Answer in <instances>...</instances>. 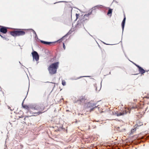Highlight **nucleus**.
<instances>
[{
    "label": "nucleus",
    "mask_w": 149,
    "mask_h": 149,
    "mask_svg": "<svg viewBox=\"0 0 149 149\" xmlns=\"http://www.w3.org/2000/svg\"><path fill=\"white\" fill-rule=\"evenodd\" d=\"M125 20H126V17H125V16L124 19H123L122 21V28L123 30L124 29L125 24Z\"/></svg>",
    "instance_id": "nucleus-8"
},
{
    "label": "nucleus",
    "mask_w": 149,
    "mask_h": 149,
    "mask_svg": "<svg viewBox=\"0 0 149 149\" xmlns=\"http://www.w3.org/2000/svg\"><path fill=\"white\" fill-rule=\"evenodd\" d=\"M88 106L89 107H93V108L91 109V111H93L95 108H96L97 107V106H95V104H94L89 103L88 104Z\"/></svg>",
    "instance_id": "nucleus-4"
},
{
    "label": "nucleus",
    "mask_w": 149,
    "mask_h": 149,
    "mask_svg": "<svg viewBox=\"0 0 149 149\" xmlns=\"http://www.w3.org/2000/svg\"><path fill=\"white\" fill-rule=\"evenodd\" d=\"M34 32L35 33V34H36V36H37V35L36 34V32H35L34 31Z\"/></svg>",
    "instance_id": "nucleus-21"
},
{
    "label": "nucleus",
    "mask_w": 149,
    "mask_h": 149,
    "mask_svg": "<svg viewBox=\"0 0 149 149\" xmlns=\"http://www.w3.org/2000/svg\"><path fill=\"white\" fill-rule=\"evenodd\" d=\"M41 42L42 43H44V44L49 45L51 44L52 43V42H47L44 41H41Z\"/></svg>",
    "instance_id": "nucleus-9"
},
{
    "label": "nucleus",
    "mask_w": 149,
    "mask_h": 149,
    "mask_svg": "<svg viewBox=\"0 0 149 149\" xmlns=\"http://www.w3.org/2000/svg\"><path fill=\"white\" fill-rule=\"evenodd\" d=\"M32 109L38 110H40L39 107L38 105H34L32 106Z\"/></svg>",
    "instance_id": "nucleus-7"
},
{
    "label": "nucleus",
    "mask_w": 149,
    "mask_h": 149,
    "mask_svg": "<svg viewBox=\"0 0 149 149\" xmlns=\"http://www.w3.org/2000/svg\"><path fill=\"white\" fill-rule=\"evenodd\" d=\"M139 70L141 74H143L145 72V70L141 67L139 69Z\"/></svg>",
    "instance_id": "nucleus-10"
},
{
    "label": "nucleus",
    "mask_w": 149,
    "mask_h": 149,
    "mask_svg": "<svg viewBox=\"0 0 149 149\" xmlns=\"http://www.w3.org/2000/svg\"><path fill=\"white\" fill-rule=\"evenodd\" d=\"M85 98V97L83 96L79 98V100L81 101L82 100H83Z\"/></svg>",
    "instance_id": "nucleus-12"
},
{
    "label": "nucleus",
    "mask_w": 149,
    "mask_h": 149,
    "mask_svg": "<svg viewBox=\"0 0 149 149\" xmlns=\"http://www.w3.org/2000/svg\"><path fill=\"white\" fill-rule=\"evenodd\" d=\"M42 113L40 112L39 113H38V114H39L40 113Z\"/></svg>",
    "instance_id": "nucleus-24"
},
{
    "label": "nucleus",
    "mask_w": 149,
    "mask_h": 149,
    "mask_svg": "<svg viewBox=\"0 0 149 149\" xmlns=\"http://www.w3.org/2000/svg\"><path fill=\"white\" fill-rule=\"evenodd\" d=\"M112 11V9H109L108 12L107 13V15H109L110 14H111Z\"/></svg>",
    "instance_id": "nucleus-11"
},
{
    "label": "nucleus",
    "mask_w": 149,
    "mask_h": 149,
    "mask_svg": "<svg viewBox=\"0 0 149 149\" xmlns=\"http://www.w3.org/2000/svg\"><path fill=\"white\" fill-rule=\"evenodd\" d=\"M135 65L139 68V69L140 68H141V67L139 66V65H137L136 64H135Z\"/></svg>",
    "instance_id": "nucleus-16"
},
{
    "label": "nucleus",
    "mask_w": 149,
    "mask_h": 149,
    "mask_svg": "<svg viewBox=\"0 0 149 149\" xmlns=\"http://www.w3.org/2000/svg\"><path fill=\"white\" fill-rule=\"evenodd\" d=\"M62 84L63 86H65L66 84V82H65V81L64 80L62 81Z\"/></svg>",
    "instance_id": "nucleus-13"
},
{
    "label": "nucleus",
    "mask_w": 149,
    "mask_h": 149,
    "mask_svg": "<svg viewBox=\"0 0 149 149\" xmlns=\"http://www.w3.org/2000/svg\"><path fill=\"white\" fill-rule=\"evenodd\" d=\"M25 34V33L24 31L20 30L10 32V34L14 37L23 36Z\"/></svg>",
    "instance_id": "nucleus-2"
},
{
    "label": "nucleus",
    "mask_w": 149,
    "mask_h": 149,
    "mask_svg": "<svg viewBox=\"0 0 149 149\" xmlns=\"http://www.w3.org/2000/svg\"><path fill=\"white\" fill-rule=\"evenodd\" d=\"M127 113V112H126V111H123V112H120V113H116V114L117 116H122L124 114H126Z\"/></svg>",
    "instance_id": "nucleus-6"
},
{
    "label": "nucleus",
    "mask_w": 149,
    "mask_h": 149,
    "mask_svg": "<svg viewBox=\"0 0 149 149\" xmlns=\"http://www.w3.org/2000/svg\"><path fill=\"white\" fill-rule=\"evenodd\" d=\"M33 60L35 59L36 61H38L39 56L37 52L36 51H34L32 53Z\"/></svg>",
    "instance_id": "nucleus-3"
},
{
    "label": "nucleus",
    "mask_w": 149,
    "mask_h": 149,
    "mask_svg": "<svg viewBox=\"0 0 149 149\" xmlns=\"http://www.w3.org/2000/svg\"><path fill=\"white\" fill-rule=\"evenodd\" d=\"M78 15H78L77 14H76V17H77V16H78Z\"/></svg>",
    "instance_id": "nucleus-20"
},
{
    "label": "nucleus",
    "mask_w": 149,
    "mask_h": 149,
    "mask_svg": "<svg viewBox=\"0 0 149 149\" xmlns=\"http://www.w3.org/2000/svg\"><path fill=\"white\" fill-rule=\"evenodd\" d=\"M23 107L24 108H26V109H28L29 108L28 107V106H23Z\"/></svg>",
    "instance_id": "nucleus-15"
},
{
    "label": "nucleus",
    "mask_w": 149,
    "mask_h": 149,
    "mask_svg": "<svg viewBox=\"0 0 149 149\" xmlns=\"http://www.w3.org/2000/svg\"><path fill=\"white\" fill-rule=\"evenodd\" d=\"M58 64V62L52 63L48 67V70L51 74H53L56 73Z\"/></svg>",
    "instance_id": "nucleus-1"
},
{
    "label": "nucleus",
    "mask_w": 149,
    "mask_h": 149,
    "mask_svg": "<svg viewBox=\"0 0 149 149\" xmlns=\"http://www.w3.org/2000/svg\"><path fill=\"white\" fill-rule=\"evenodd\" d=\"M0 36L2 38H4V37H3L2 36H1L0 34Z\"/></svg>",
    "instance_id": "nucleus-19"
},
{
    "label": "nucleus",
    "mask_w": 149,
    "mask_h": 149,
    "mask_svg": "<svg viewBox=\"0 0 149 149\" xmlns=\"http://www.w3.org/2000/svg\"><path fill=\"white\" fill-rule=\"evenodd\" d=\"M10 107H8V108L9 109H10Z\"/></svg>",
    "instance_id": "nucleus-23"
},
{
    "label": "nucleus",
    "mask_w": 149,
    "mask_h": 149,
    "mask_svg": "<svg viewBox=\"0 0 149 149\" xmlns=\"http://www.w3.org/2000/svg\"><path fill=\"white\" fill-rule=\"evenodd\" d=\"M91 13H88V14H85L84 15V17H88V15H90L91 14Z\"/></svg>",
    "instance_id": "nucleus-14"
},
{
    "label": "nucleus",
    "mask_w": 149,
    "mask_h": 149,
    "mask_svg": "<svg viewBox=\"0 0 149 149\" xmlns=\"http://www.w3.org/2000/svg\"><path fill=\"white\" fill-rule=\"evenodd\" d=\"M102 6V5H100V6H99V7H100V6Z\"/></svg>",
    "instance_id": "nucleus-22"
},
{
    "label": "nucleus",
    "mask_w": 149,
    "mask_h": 149,
    "mask_svg": "<svg viewBox=\"0 0 149 149\" xmlns=\"http://www.w3.org/2000/svg\"><path fill=\"white\" fill-rule=\"evenodd\" d=\"M63 47L64 49H65V45L64 43H63Z\"/></svg>",
    "instance_id": "nucleus-17"
},
{
    "label": "nucleus",
    "mask_w": 149,
    "mask_h": 149,
    "mask_svg": "<svg viewBox=\"0 0 149 149\" xmlns=\"http://www.w3.org/2000/svg\"><path fill=\"white\" fill-rule=\"evenodd\" d=\"M0 31L3 33H6L7 31V29L6 27H2L0 29Z\"/></svg>",
    "instance_id": "nucleus-5"
},
{
    "label": "nucleus",
    "mask_w": 149,
    "mask_h": 149,
    "mask_svg": "<svg viewBox=\"0 0 149 149\" xmlns=\"http://www.w3.org/2000/svg\"><path fill=\"white\" fill-rule=\"evenodd\" d=\"M63 38V37L62 38H61V39H60L59 40H58V41H62V39Z\"/></svg>",
    "instance_id": "nucleus-18"
}]
</instances>
